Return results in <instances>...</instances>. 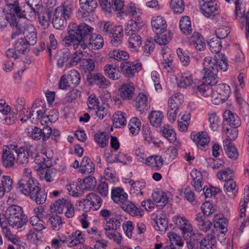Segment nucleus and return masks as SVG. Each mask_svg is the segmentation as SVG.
Instances as JSON below:
<instances>
[{
	"mask_svg": "<svg viewBox=\"0 0 249 249\" xmlns=\"http://www.w3.org/2000/svg\"><path fill=\"white\" fill-rule=\"evenodd\" d=\"M93 30V28L85 23L78 25L75 22H71L68 27L69 35L63 38V43L65 46H72L74 50L78 48L85 50L88 47L85 42V38L92 35Z\"/></svg>",
	"mask_w": 249,
	"mask_h": 249,
	"instance_id": "nucleus-1",
	"label": "nucleus"
},
{
	"mask_svg": "<svg viewBox=\"0 0 249 249\" xmlns=\"http://www.w3.org/2000/svg\"><path fill=\"white\" fill-rule=\"evenodd\" d=\"M219 55V58L213 59L211 56H207L203 62L204 75L203 80L210 86H215L217 82L218 69L226 71L228 68V63L224 54Z\"/></svg>",
	"mask_w": 249,
	"mask_h": 249,
	"instance_id": "nucleus-2",
	"label": "nucleus"
},
{
	"mask_svg": "<svg viewBox=\"0 0 249 249\" xmlns=\"http://www.w3.org/2000/svg\"><path fill=\"white\" fill-rule=\"evenodd\" d=\"M99 215L104 219L103 226L106 235L115 243L120 244L122 236L117 229L120 227L123 220L121 215L107 209L101 210Z\"/></svg>",
	"mask_w": 249,
	"mask_h": 249,
	"instance_id": "nucleus-3",
	"label": "nucleus"
},
{
	"mask_svg": "<svg viewBox=\"0 0 249 249\" xmlns=\"http://www.w3.org/2000/svg\"><path fill=\"white\" fill-rule=\"evenodd\" d=\"M71 6L69 4H63L56 8L52 23L54 28L62 30L67 24V19L71 14Z\"/></svg>",
	"mask_w": 249,
	"mask_h": 249,
	"instance_id": "nucleus-4",
	"label": "nucleus"
},
{
	"mask_svg": "<svg viewBox=\"0 0 249 249\" xmlns=\"http://www.w3.org/2000/svg\"><path fill=\"white\" fill-rule=\"evenodd\" d=\"M213 91L212 102L215 105H219L226 101L231 93L230 87L225 83L219 84Z\"/></svg>",
	"mask_w": 249,
	"mask_h": 249,
	"instance_id": "nucleus-5",
	"label": "nucleus"
},
{
	"mask_svg": "<svg viewBox=\"0 0 249 249\" xmlns=\"http://www.w3.org/2000/svg\"><path fill=\"white\" fill-rule=\"evenodd\" d=\"M199 5L201 13L207 18L212 19L220 13L219 5L215 0H202Z\"/></svg>",
	"mask_w": 249,
	"mask_h": 249,
	"instance_id": "nucleus-6",
	"label": "nucleus"
},
{
	"mask_svg": "<svg viewBox=\"0 0 249 249\" xmlns=\"http://www.w3.org/2000/svg\"><path fill=\"white\" fill-rule=\"evenodd\" d=\"M239 8L237 9V5H235V13L236 16L239 17V21L242 29H245V35L247 37L249 36V11L246 12L245 4L241 1L238 4Z\"/></svg>",
	"mask_w": 249,
	"mask_h": 249,
	"instance_id": "nucleus-7",
	"label": "nucleus"
},
{
	"mask_svg": "<svg viewBox=\"0 0 249 249\" xmlns=\"http://www.w3.org/2000/svg\"><path fill=\"white\" fill-rule=\"evenodd\" d=\"M5 6L3 8L8 12L16 16L18 18H26V11L27 8L23 5V3H19L18 0H5Z\"/></svg>",
	"mask_w": 249,
	"mask_h": 249,
	"instance_id": "nucleus-8",
	"label": "nucleus"
},
{
	"mask_svg": "<svg viewBox=\"0 0 249 249\" xmlns=\"http://www.w3.org/2000/svg\"><path fill=\"white\" fill-rule=\"evenodd\" d=\"M32 110L29 113V115L24 116L20 118L21 122H26L28 119H30L32 123L34 122L35 118L42 115L46 112V104L44 100H36L32 107Z\"/></svg>",
	"mask_w": 249,
	"mask_h": 249,
	"instance_id": "nucleus-9",
	"label": "nucleus"
},
{
	"mask_svg": "<svg viewBox=\"0 0 249 249\" xmlns=\"http://www.w3.org/2000/svg\"><path fill=\"white\" fill-rule=\"evenodd\" d=\"M102 204V200L99 196L95 193H91L88 194L86 198L82 202L83 211L88 212L91 209L97 210L99 209Z\"/></svg>",
	"mask_w": 249,
	"mask_h": 249,
	"instance_id": "nucleus-10",
	"label": "nucleus"
},
{
	"mask_svg": "<svg viewBox=\"0 0 249 249\" xmlns=\"http://www.w3.org/2000/svg\"><path fill=\"white\" fill-rule=\"evenodd\" d=\"M52 132V128L48 126H44L42 129L34 126L28 128L26 133L30 138L35 140H39L41 138L42 140H45L49 138Z\"/></svg>",
	"mask_w": 249,
	"mask_h": 249,
	"instance_id": "nucleus-11",
	"label": "nucleus"
},
{
	"mask_svg": "<svg viewBox=\"0 0 249 249\" xmlns=\"http://www.w3.org/2000/svg\"><path fill=\"white\" fill-rule=\"evenodd\" d=\"M12 105L14 107L15 111H13L12 112L14 114L12 116L6 117L5 118L6 122L8 124L14 123L16 120V114L19 113L20 115H24L25 113V108L24 107L25 101L23 97H18L12 100Z\"/></svg>",
	"mask_w": 249,
	"mask_h": 249,
	"instance_id": "nucleus-12",
	"label": "nucleus"
},
{
	"mask_svg": "<svg viewBox=\"0 0 249 249\" xmlns=\"http://www.w3.org/2000/svg\"><path fill=\"white\" fill-rule=\"evenodd\" d=\"M80 9L78 12V16L86 18L92 13L97 7L96 0H79Z\"/></svg>",
	"mask_w": 249,
	"mask_h": 249,
	"instance_id": "nucleus-13",
	"label": "nucleus"
},
{
	"mask_svg": "<svg viewBox=\"0 0 249 249\" xmlns=\"http://www.w3.org/2000/svg\"><path fill=\"white\" fill-rule=\"evenodd\" d=\"M120 67L122 73L128 78H133L135 73L138 72L142 69L141 63L129 61L122 62Z\"/></svg>",
	"mask_w": 249,
	"mask_h": 249,
	"instance_id": "nucleus-14",
	"label": "nucleus"
},
{
	"mask_svg": "<svg viewBox=\"0 0 249 249\" xmlns=\"http://www.w3.org/2000/svg\"><path fill=\"white\" fill-rule=\"evenodd\" d=\"M172 221L176 226L181 231L183 234L192 235L193 226L190 222L185 216H175L172 218Z\"/></svg>",
	"mask_w": 249,
	"mask_h": 249,
	"instance_id": "nucleus-15",
	"label": "nucleus"
},
{
	"mask_svg": "<svg viewBox=\"0 0 249 249\" xmlns=\"http://www.w3.org/2000/svg\"><path fill=\"white\" fill-rule=\"evenodd\" d=\"M38 184L34 178L26 179L22 178L18 182V188L19 191L25 196H30L34 188H36Z\"/></svg>",
	"mask_w": 249,
	"mask_h": 249,
	"instance_id": "nucleus-16",
	"label": "nucleus"
},
{
	"mask_svg": "<svg viewBox=\"0 0 249 249\" xmlns=\"http://www.w3.org/2000/svg\"><path fill=\"white\" fill-rule=\"evenodd\" d=\"M87 80L90 84H96L100 88H107L110 85L109 81L100 73L88 74Z\"/></svg>",
	"mask_w": 249,
	"mask_h": 249,
	"instance_id": "nucleus-17",
	"label": "nucleus"
},
{
	"mask_svg": "<svg viewBox=\"0 0 249 249\" xmlns=\"http://www.w3.org/2000/svg\"><path fill=\"white\" fill-rule=\"evenodd\" d=\"M135 87L134 84L130 82H124L119 89L120 97L124 100H130L133 98Z\"/></svg>",
	"mask_w": 249,
	"mask_h": 249,
	"instance_id": "nucleus-18",
	"label": "nucleus"
},
{
	"mask_svg": "<svg viewBox=\"0 0 249 249\" xmlns=\"http://www.w3.org/2000/svg\"><path fill=\"white\" fill-rule=\"evenodd\" d=\"M16 19L17 17L12 14L8 12L4 8L0 9V28L6 27L8 24L11 26L17 25Z\"/></svg>",
	"mask_w": 249,
	"mask_h": 249,
	"instance_id": "nucleus-19",
	"label": "nucleus"
},
{
	"mask_svg": "<svg viewBox=\"0 0 249 249\" xmlns=\"http://www.w3.org/2000/svg\"><path fill=\"white\" fill-rule=\"evenodd\" d=\"M53 155V152L52 150H49L48 155L40 152L35 156V162L42 168H49L52 165V159Z\"/></svg>",
	"mask_w": 249,
	"mask_h": 249,
	"instance_id": "nucleus-20",
	"label": "nucleus"
},
{
	"mask_svg": "<svg viewBox=\"0 0 249 249\" xmlns=\"http://www.w3.org/2000/svg\"><path fill=\"white\" fill-rule=\"evenodd\" d=\"M1 157L2 164L6 168H10L15 165V157L13 151L5 145Z\"/></svg>",
	"mask_w": 249,
	"mask_h": 249,
	"instance_id": "nucleus-21",
	"label": "nucleus"
},
{
	"mask_svg": "<svg viewBox=\"0 0 249 249\" xmlns=\"http://www.w3.org/2000/svg\"><path fill=\"white\" fill-rule=\"evenodd\" d=\"M33 14H37L39 22L44 29H46L49 26L52 16L51 11L42 7Z\"/></svg>",
	"mask_w": 249,
	"mask_h": 249,
	"instance_id": "nucleus-22",
	"label": "nucleus"
},
{
	"mask_svg": "<svg viewBox=\"0 0 249 249\" xmlns=\"http://www.w3.org/2000/svg\"><path fill=\"white\" fill-rule=\"evenodd\" d=\"M121 207L132 216L142 217L144 214V211L140 207L137 206L134 203L127 200L123 203Z\"/></svg>",
	"mask_w": 249,
	"mask_h": 249,
	"instance_id": "nucleus-23",
	"label": "nucleus"
},
{
	"mask_svg": "<svg viewBox=\"0 0 249 249\" xmlns=\"http://www.w3.org/2000/svg\"><path fill=\"white\" fill-rule=\"evenodd\" d=\"M123 35L124 33L122 26H114L111 30L110 35L108 36L110 38V43L114 47L119 46L122 42Z\"/></svg>",
	"mask_w": 249,
	"mask_h": 249,
	"instance_id": "nucleus-24",
	"label": "nucleus"
},
{
	"mask_svg": "<svg viewBox=\"0 0 249 249\" xmlns=\"http://www.w3.org/2000/svg\"><path fill=\"white\" fill-rule=\"evenodd\" d=\"M148 96V94L143 92L137 95L135 99V107L138 111L142 112L148 109L150 102Z\"/></svg>",
	"mask_w": 249,
	"mask_h": 249,
	"instance_id": "nucleus-25",
	"label": "nucleus"
},
{
	"mask_svg": "<svg viewBox=\"0 0 249 249\" xmlns=\"http://www.w3.org/2000/svg\"><path fill=\"white\" fill-rule=\"evenodd\" d=\"M151 23L153 31L156 34L163 33L166 31V22L162 17L157 16L153 18Z\"/></svg>",
	"mask_w": 249,
	"mask_h": 249,
	"instance_id": "nucleus-26",
	"label": "nucleus"
},
{
	"mask_svg": "<svg viewBox=\"0 0 249 249\" xmlns=\"http://www.w3.org/2000/svg\"><path fill=\"white\" fill-rule=\"evenodd\" d=\"M25 40L30 45H34L36 42V32L35 28L31 24H27L25 26L23 32Z\"/></svg>",
	"mask_w": 249,
	"mask_h": 249,
	"instance_id": "nucleus-27",
	"label": "nucleus"
},
{
	"mask_svg": "<svg viewBox=\"0 0 249 249\" xmlns=\"http://www.w3.org/2000/svg\"><path fill=\"white\" fill-rule=\"evenodd\" d=\"M190 176L192 179L191 182L192 186L194 187L196 191H201L203 184L201 173L196 169H193L190 173Z\"/></svg>",
	"mask_w": 249,
	"mask_h": 249,
	"instance_id": "nucleus-28",
	"label": "nucleus"
},
{
	"mask_svg": "<svg viewBox=\"0 0 249 249\" xmlns=\"http://www.w3.org/2000/svg\"><path fill=\"white\" fill-rule=\"evenodd\" d=\"M154 227L156 231L161 233L164 232L168 227V220L164 213H158L155 217Z\"/></svg>",
	"mask_w": 249,
	"mask_h": 249,
	"instance_id": "nucleus-29",
	"label": "nucleus"
},
{
	"mask_svg": "<svg viewBox=\"0 0 249 249\" xmlns=\"http://www.w3.org/2000/svg\"><path fill=\"white\" fill-rule=\"evenodd\" d=\"M163 159L159 155H152L145 159L144 163L154 170H159L162 166Z\"/></svg>",
	"mask_w": 249,
	"mask_h": 249,
	"instance_id": "nucleus-30",
	"label": "nucleus"
},
{
	"mask_svg": "<svg viewBox=\"0 0 249 249\" xmlns=\"http://www.w3.org/2000/svg\"><path fill=\"white\" fill-rule=\"evenodd\" d=\"M111 198L116 203L122 204L127 200V194L120 187H115L111 190Z\"/></svg>",
	"mask_w": 249,
	"mask_h": 249,
	"instance_id": "nucleus-31",
	"label": "nucleus"
},
{
	"mask_svg": "<svg viewBox=\"0 0 249 249\" xmlns=\"http://www.w3.org/2000/svg\"><path fill=\"white\" fill-rule=\"evenodd\" d=\"M9 225L13 228L18 229L21 228L27 222L26 216L6 217Z\"/></svg>",
	"mask_w": 249,
	"mask_h": 249,
	"instance_id": "nucleus-32",
	"label": "nucleus"
},
{
	"mask_svg": "<svg viewBox=\"0 0 249 249\" xmlns=\"http://www.w3.org/2000/svg\"><path fill=\"white\" fill-rule=\"evenodd\" d=\"M196 220L199 229L204 232L209 231L212 226V223L202 213H199L196 215Z\"/></svg>",
	"mask_w": 249,
	"mask_h": 249,
	"instance_id": "nucleus-33",
	"label": "nucleus"
},
{
	"mask_svg": "<svg viewBox=\"0 0 249 249\" xmlns=\"http://www.w3.org/2000/svg\"><path fill=\"white\" fill-rule=\"evenodd\" d=\"M124 14L129 15L132 17L130 20H134L135 22H142V18L141 15L142 12L141 10L136 8L134 4L130 3L127 7L126 10L124 12Z\"/></svg>",
	"mask_w": 249,
	"mask_h": 249,
	"instance_id": "nucleus-34",
	"label": "nucleus"
},
{
	"mask_svg": "<svg viewBox=\"0 0 249 249\" xmlns=\"http://www.w3.org/2000/svg\"><path fill=\"white\" fill-rule=\"evenodd\" d=\"M29 196L32 200H35L38 204L44 203L47 198V194L44 191H41L38 185L36 188H34Z\"/></svg>",
	"mask_w": 249,
	"mask_h": 249,
	"instance_id": "nucleus-35",
	"label": "nucleus"
},
{
	"mask_svg": "<svg viewBox=\"0 0 249 249\" xmlns=\"http://www.w3.org/2000/svg\"><path fill=\"white\" fill-rule=\"evenodd\" d=\"M58 58L57 60V65L59 68L67 66L68 61L71 56L70 51L68 49L60 50L57 53Z\"/></svg>",
	"mask_w": 249,
	"mask_h": 249,
	"instance_id": "nucleus-36",
	"label": "nucleus"
},
{
	"mask_svg": "<svg viewBox=\"0 0 249 249\" xmlns=\"http://www.w3.org/2000/svg\"><path fill=\"white\" fill-rule=\"evenodd\" d=\"M26 3H23V5L27 8L26 16L28 14L35 13L36 11L42 7L41 6V0H26Z\"/></svg>",
	"mask_w": 249,
	"mask_h": 249,
	"instance_id": "nucleus-37",
	"label": "nucleus"
},
{
	"mask_svg": "<svg viewBox=\"0 0 249 249\" xmlns=\"http://www.w3.org/2000/svg\"><path fill=\"white\" fill-rule=\"evenodd\" d=\"M223 117L224 120L231 126L238 127L241 124L239 117L230 110L225 111L223 114Z\"/></svg>",
	"mask_w": 249,
	"mask_h": 249,
	"instance_id": "nucleus-38",
	"label": "nucleus"
},
{
	"mask_svg": "<svg viewBox=\"0 0 249 249\" xmlns=\"http://www.w3.org/2000/svg\"><path fill=\"white\" fill-rule=\"evenodd\" d=\"M163 118V115L160 111H152L148 115V119L151 124L156 127L161 125Z\"/></svg>",
	"mask_w": 249,
	"mask_h": 249,
	"instance_id": "nucleus-39",
	"label": "nucleus"
},
{
	"mask_svg": "<svg viewBox=\"0 0 249 249\" xmlns=\"http://www.w3.org/2000/svg\"><path fill=\"white\" fill-rule=\"evenodd\" d=\"M191 41L192 45L196 50L199 51L203 50L205 47V43L202 36L198 33H194Z\"/></svg>",
	"mask_w": 249,
	"mask_h": 249,
	"instance_id": "nucleus-40",
	"label": "nucleus"
},
{
	"mask_svg": "<svg viewBox=\"0 0 249 249\" xmlns=\"http://www.w3.org/2000/svg\"><path fill=\"white\" fill-rule=\"evenodd\" d=\"M104 42V39L101 35L92 34L89 38L88 44L92 49L98 50L103 47Z\"/></svg>",
	"mask_w": 249,
	"mask_h": 249,
	"instance_id": "nucleus-41",
	"label": "nucleus"
},
{
	"mask_svg": "<svg viewBox=\"0 0 249 249\" xmlns=\"http://www.w3.org/2000/svg\"><path fill=\"white\" fill-rule=\"evenodd\" d=\"M126 114L121 111H117L113 115V124L116 128H122L126 125Z\"/></svg>",
	"mask_w": 249,
	"mask_h": 249,
	"instance_id": "nucleus-42",
	"label": "nucleus"
},
{
	"mask_svg": "<svg viewBox=\"0 0 249 249\" xmlns=\"http://www.w3.org/2000/svg\"><path fill=\"white\" fill-rule=\"evenodd\" d=\"M194 90L197 94H200L205 97H211L212 99L213 88L207 83L196 86L194 88Z\"/></svg>",
	"mask_w": 249,
	"mask_h": 249,
	"instance_id": "nucleus-43",
	"label": "nucleus"
},
{
	"mask_svg": "<svg viewBox=\"0 0 249 249\" xmlns=\"http://www.w3.org/2000/svg\"><path fill=\"white\" fill-rule=\"evenodd\" d=\"M80 170L82 173L90 174L94 171V164L87 157H84L80 166Z\"/></svg>",
	"mask_w": 249,
	"mask_h": 249,
	"instance_id": "nucleus-44",
	"label": "nucleus"
},
{
	"mask_svg": "<svg viewBox=\"0 0 249 249\" xmlns=\"http://www.w3.org/2000/svg\"><path fill=\"white\" fill-rule=\"evenodd\" d=\"M193 75L190 71L184 72L178 80V87L185 89L190 86L193 83Z\"/></svg>",
	"mask_w": 249,
	"mask_h": 249,
	"instance_id": "nucleus-45",
	"label": "nucleus"
},
{
	"mask_svg": "<svg viewBox=\"0 0 249 249\" xmlns=\"http://www.w3.org/2000/svg\"><path fill=\"white\" fill-rule=\"evenodd\" d=\"M215 236L213 234H208L207 238L205 237L199 243L200 249H214L215 248Z\"/></svg>",
	"mask_w": 249,
	"mask_h": 249,
	"instance_id": "nucleus-46",
	"label": "nucleus"
},
{
	"mask_svg": "<svg viewBox=\"0 0 249 249\" xmlns=\"http://www.w3.org/2000/svg\"><path fill=\"white\" fill-rule=\"evenodd\" d=\"M183 94L179 93H176L173 94L168 100V107H172V108H179L184 101Z\"/></svg>",
	"mask_w": 249,
	"mask_h": 249,
	"instance_id": "nucleus-47",
	"label": "nucleus"
},
{
	"mask_svg": "<svg viewBox=\"0 0 249 249\" xmlns=\"http://www.w3.org/2000/svg\"><path fill=\"white\" fill-rule=\"evenodd\" d=\"M224 190L227 195L231 197H234L237 193V185L232 179H228L224 184Z\"/></svg>",
	"mask_w": 249,
	"mask_h": 249,
	"instance_id": "nucleus-48",
	"label": "nucleus"
},
{
	"mask_svg": "<svg viewBox=\"0 0 249 249\" xmlns=\"http://www.w3.org/2000/svg\"><path fill=\"white\" fill-rule=\"evenodd\" d=\"M104 70L105 74L109 79L117 80L120 78L119 74L116 66L113 64H107L104 66Z\"/></svg>",
	"mask_w": 249,
	"mask_h": 249,
	"instance_id": "nucleus-49",
	"label": "nucleus"
},
{
	"mask_svg": "<svg viewBox=\"0 0 249 249\" xmlns=\"http://www.w3.org/2000/svg\"><path fill=\"white\" fill-rule=\"evenodd\" d=\"M224 147L229 158L235 160L238 156V152L236 147L231 141H224Z\"/></svg>",
	"mask_w": 249,
	"mask_h": 249,
	"instance_id": "nucleus-50",
	"label": "nucleus"
},
{
	"mask_svg": "<svg viewBox=\"0 0 249 249\" xmlns=\"http://www.w3.org/2000/svg\"><path fill=\"white\" fill-rule=\"evenodd\" d=\"M152 197L153 201L157 203V206L161 208L166 205L168 199L165 193L162 192L153 193Z\"/></svg>",
	"mask_w": 249,
	"mask_h": 249,
	"instance_id": "nucleus-51",
	"label": "nucleus"
},
{
	"mask_svg": "<svg viewBox=\"0 0 249 249\" xmlns=\"http://www.w3.org/2000/svg\"><path fill=\"white\" fill-rule=\"evenodd\" d=\"M115 159L113 160H110L109 157H107V160L110 163L121 162L124 165H128L131 163L132 160V157L127 154L119 152L118 154L115 155Z\"/></svg>",
	"mask_w": 249,
	"mask_h": 249,
	"instance_id": "nucleus-52",
	"label": "nucleus"
},
{
	"mask_svg": "<svg viewBox=\"0 0 249 249\" xmlns=\"http://www.w3.org/2000/svg\"><path fill=\"white\" fill-rule=\"evenodd\" d=\"M26 216L23 214L22 208L17 205H12L9 206L5 211V216Z\"/></svg>",
	"mask_w": 249,
	"mask_h": 249,
	"instance_id": "nucleus-53",
	"label": "nucleus"
},
{
	"mask_svg": "<svg viewBox=\"0 0 249 249\" xmlns=\"http://www.w3.org/2000/svg\"><path fill=\"white\" fill-rule=\"evenodd\" d=\"M171 33L169 31H164L163 33L156 34L154 37L155 41L159 45H166L171 40Z\"/></svg>",
	"mask_w": 249,
	"mask_h": 249,
	"instance_id": "nucleus-54",
	"label": "nucleus"
},
{
	"mask_svg": "<svg viewBox=\"0 0 249 249\" xmlns=\"http://www.w3.org/2000/svg\"><path fill=\"white\" fill-rule=\"evenodd\" d=\"M129 183L131 185V192L135 194L136 195H143V192L142 191L145 187V183L144 181H134L130 179Z\"/></svg>",
	"mask_w": 249,
	"mask_h": 249,
	"instance_id": "nucleus-55",
	"label": "nucleus"
},
{
	"mask_svg": "<svg viewBox=\"0 0 249 249\" xmlns=\"http://www.w3.org/2000/svg\"><path fill=\"white\" fill-rule=\"evenodd\" d=\"M80 68L82 72L91 74L95 68V61L92 59H84L81 61Z\"/></svg>",
	"mask_w": 249,
	"mask_h": 249,
	"instance_id": "nucleus-56",
	"label": "nucleus"
},
{
	"mask_svg": "<svg viewBox=\"0 0 249 249\" xmlns=\"http://www.w3.org/2000/svg\"><path fill=\"white\" fill-rule=\"evenodd\" d=\"M179 27L185 34L189 35L192 33L191 22L188 16L182 17L179 21Z\"/></svg>",
	"mask_w": 249,
	"mask_h": 249,
	"instance_id": "nucleus-57",
	"label": "nucleus"
},
{
	"mask_svg": "<svg viewBox=\"0 0 249 249\" xmlns=\"http://www.w3.org/2000/svg\"><path fill=\"white\" fill-rule=\"evenodd\" d=\"M128 127L130 132L133 135H136L140 130L141 122L138 118L133 117L130 119Z\"/></svg>",
	"mask_w": 249,
	"mask_h": 249,
	"instance_id": "nucleus-58",
	"label": "nucleus"
},
{
	"mask_svg": "<svg viewBox=\"0 0 249 249\" xmlns=\"http://www.w3.org/2000/svg\"><path fill=\"white\" fill-rule=\"evenodd\" d=\"M108 55L110 58L120 61L126 60L129 57V55L127 52L120 50H114L110 51L108 53Z\"/></svg>",
	"mask_w": 249,
	"mask_h": 249,
	"instance_id": "nucleus-59",
	"label": "nucleus"
},
{
	"mask_svg": "<svg viewBox=\"0 0 249 249\" xmlns=\"http://www.w3.org/2000/svg\"><path fill=\"white\" fill-rule=\"evenodd\" d=\"M15 153L18 155L17 161L19 164L25 165L28 163L29 157L30 155L25 152L23 147H21L18 149L16 150Z\"/></svg>",
	"mask_w": 249,
	"mask_h": 249,
	"instance_id": "nucleus-60",
	"label": "nucleus"
},
{
	"mask_svg": "<svg viewBox=\"0 0 249 249\" xmlns=\"http://www.w3.org/2000/svg\"><path fill=\"white\" fill-rule=\"evenodd\" d=\"M68 199L62 198L56 200L50 206V209L52 212L61 213L63 212V209L65 207Z\"/></svg>",
	"mask_w": 249,
	"mask_h": 249,
	"instance_id": "nucleus-61",
	"label": "nucleus"
},
{
	"mask_svg": "<svg viewBox=\"0 0 249 249\" xmlns=\"http://www.w3.org/2000/svg\"><path fill=\"white\" fill-rule=\"evenodd\" d=\"M98 99L94 94H91L87 101L89 112L90 113H93L100 106Z\"/></svg>",
	"mask_w": 249,
	"mask_h": 249,
	"instance_id": "nucleus-62",
	"label": "nucleus"
},
{
	"mask_svg": "<svg viewBox=\"0 0 249 249\" xmlns=\"http://www.w3.org/2000/svg\"><path fill=\"white\" fill-rule=\"evenodd\" d=\"M48 222L54 230H58L62 225L61 217L56 214H53L49 216Z\"/></svg>",
	"mask_w": 249,
	"mask_h": 249,
	"instance_id": "nucleus-63",
	"label": "nucleus"
},
{
	"mask_svg": "<svg viewBox=\"0 0 249 249\" xmlns=\"http://www.w3.org/2000/svg\"><path fill=\"white\" fill-rule=\"evenodd\" d=\"M30 45L28 42L22 38H19L14 44V48L19 53H24Z\"/></svg>",
	"mask_w": 249,
	"mask_h": 249,
	"instance_id": "nucleus-64",
	"label": "nucleus"
}]
</instances>
